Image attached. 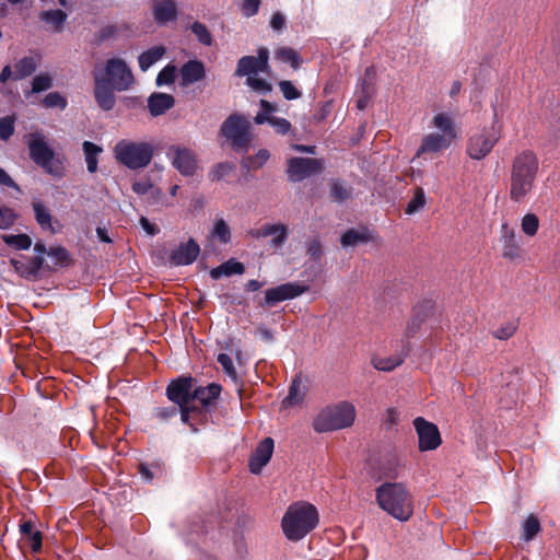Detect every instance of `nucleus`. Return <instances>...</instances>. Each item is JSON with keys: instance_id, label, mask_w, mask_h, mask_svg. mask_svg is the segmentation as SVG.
<instances>
[{"instance_id": "1", "label": "nucleus", "mask_w": 560, "mask_h": 560, "mask_svg": "<svg viewBox=\"0 0 560 560\" xmlns=\"http://www.w3.org/2000/svg\"><path fill=\"white\" fill-rule=\"evenodd\" d=\"M539 172L537 154L532 150L518 152L512 160L510 168V199L516 203L527 202L535 188Z\"/></svg>"}, {"instance_id": "2", "label": "nucleus", "mask_w": 560, "mask_h": 560, "mask_svg": "<svg viewBox=\"0 0 560 560\" xmlns=\"http://www.w3.org/2000/svg\"><path fill=\"white\" fill-rule=\"evenodd\" d=\"M433 131L425 133L421 143L417 150L416 156L421 158L423 155H435L444 150L451 148V145L458 138V129L455 124V117L452 113L440 112L436 113L429 125Z\"/></svg>"}, {"instance_id": "3", "label": "nucleus", "mask_w": 560, "mask_h": 560, "mask_svg": "<svg viewBox=\"0 0 560 560\" xmlns=\"http://www.w3.org/2000/svg\"><path fill=\"white\" fill-rule=\"evenodd\" d=\"M378 508L400 522L408 521L413 513V499L401 482H384L375 489Z\"/></svg>"}, {"instance_id": "4", "label": "nucleus", "mask_w": 560, "mask_h": 560, "mask_svg": "<svg viewBox=\"0 0 560 560\" xmlns=\"http://www.w3.org/2000/svg\"><path fill=\"white\" fill-rule=\"evenodd\" d=\"M318 522L317 509L306 501H298L288 506L281 521V527L289 540L299 541L310 534L318 525Z\"/></svg>"}, {"instance_id": "5", "label": "nucleus", "mask_w": 560, "mask_h": 560, "mask_svg": "<svg viewBox=\"0 0 560 560\" xmlns=\"http://www.w3.org/2000/svg\"><path fill=\"white\" fill-rule=\"evenodd\" d=\"M357 410L352 402L342 400L320 409L313 419V429L317 433L331 432L353 424Z\"/></svg>"}, {"instance_id": "6", "label": "nucleus", "mask_w": 560, "mask_h": 560, "mask_svg": "<svg viewBox=\"0 0 560 560\" xmlns=\"http://www.w3.org/2000/svg\"><path fill=\"white\" fill-rule=\"evenodd\" d=\"M30 156L34 163L40 166L46 173L61 177L65 173L62 161L55 155L54 150L48 145L46 137L40 131L27 136Z\"/></svg>"}, {"instance_id": "7", "label": "nucleus", "mask_w": 560, "mask_h": 560, "mask_svg": "<svg viewBox=\"0 0 560 560\" xmlns=\"http://www.w3.org/2000/svg\"><path fill=\"white\" fill-rule=\"evenodd\" d=\"M501 138V127L495 120L489 126L472 129L467 138L466 153L471 160L480 161L488 156Z\"/></svg>"}, {"instance_id": "8", "label": "nucleus", "mask_w": 560, "mask_h": 560, "mask_svg": "<svg viewBox=\"0 0 560 560\" xmlns=\"http://www.w3.org/2000/svg\"><path fill=\"white\" fill-rule=\"evenodd\" d=\"M115 159L122 165L138 170L150 164L153 156V147L147 142L120 140L114 148Z\"/></svg>"}, {"instance_id": "9", "label": "nucleus", "mask_w": 560, "mask_h": 560, "mask_svg": "<svg viewBox=\"0 0 560 560\" xmlns=\"http://www.w3.org/2000/svg\"><path fill=\"white\" fill-rule=\"evenodd\" d=\"M194 389L192 377H178L166 389L168 399L178 405L182 421L185 423L189 421V404L195 400Z\"/></svg>"}, {"instance_id": "10", "label": "nucleus", "mask_w": 560, "mask_h": 560, "mask_svg": "<svg viewBox=\"0 0 560 560\" xmlns=\"http://www.w3.org/2000/svg\"><path fill=\"white\" fill-rule=\"evenodd\" d=\"M250 122L241 115L230 116L221 127V133L235 149H245L252 140Z\"/></svg>"}, {"instance_id": "11", "label": "nucleus", "mask_w": 560, "mask_h": 560, "mask_svg": "<svg viewBox=\"0 0 560 560\" xmlns=\"http://www.w3.org/2000/svg\"><path fill=\"white\" fill-rule=\"evenodd\" d=\"M105 81L116 91H126L133 84V75L127 63L118 58L109 59L106 62L105 71L102 73Z\"/></svg>"}, {"instance_id": "12", "label": "nucleus", "mask_w": 560, "mask_h": 560, "mask_svg": "<svg viewBox=\"0 0 560 560\" xmlns=\"http://www.w3.org/2000/svg\"><path fill=\"white\" fill-rule=\"evenodd\" d=\"M167 158L173 167H175L183 176H192L198 168L197 154L188 147L182 144L170 147Z\"/></svg>"}, {"instance_id": "13", "label": "nucleus", "mask_w": 560, "mask_h": 560, "mask_svg": "<svg viewBox=\"0 0 560 560\" xmlns=\"http://www.w3.org/2000/svg\"><path fill=\"white\" fill-rule=\"evenodd\" d=\"M413 427L418 435L419 450L421 452L434 451L442 444V438L436 424L417 417Z\"/></svg>"}, {"instance_id": "14", "label": "nucleus", "mask_w": 560, "mask_h": 560, "mask_svg": "<svg viewBox=\"0 0 560 560\" xmlns=\"http://www.w3.org/2000/svg\"><path fill=\"white\" fill-rule=\"evenodd\" d=\"M269 51L267 48H259L257 56H245L238 60L236 75L250 77L259 72H268Z\"/></svg>"}, {"instance_id": "15", "label": "nucleus", "mask_w": 560, "mask_h": 560, "mask_svg": "<svg viewBox=\"0 0 560 560\" xmlns=\"http://www.w3.org/2000/svg\"><path fill=\"white\" fill-rule=\"evenodd\" d=\"M308 290V287L300 282H289L276 288L268 289L265 292V303L275 305L279 302L292 300L300 296Z\"/></svg>"}, {"instance_id": "16", "label": "nucleus", "mask_w": 560, "mask_h": 560, "mask_svg": "<svg viewBox=\"0 0 560 560\" xmlns=\"http://www.w3.org/2000/svg\"><path fill=\"white\" fill-rule=\"evenodd\" d=\"M323 165L316 159L293 158L288 162V175L292 182H300L307 176L317 174Z\"/></svg>"}, {"instance_id": "17", "label": "nucleus", "mask_w": 560, "mask_h": 560, "mask_svg": "<svg viewBox=\"0 0 560 560\" xmlns=\"http://www.w3.org/2000/svg\"><path fill=\"white\" fill-rule=\"evenodd\" d=\"M277 107L266 100L260 101V112L254 118L257 125L268 122L273 127L275 131L280 135H285L291 129V124L285 118H279L273 116Z\"/></svg>"}, {"instance_id": "18", "label": "nucleus", "mask_w": 560, "mask_h": 560, "mask_svg": "<svg viewBox=\"0 0 560 560\" xmlns=\"http://www.w3.org/2000/svg\"><path fill=\"white\" fill-rule=\"evenodd\" d=\"M500 243L502 256L506 259H516L521 256V246L514 228L509 222L500 226Z\"/></svg>"}, {"instance_id": "19", "label": "nucleus", "mask_w": 560, "mask_h": 560, "mask_svg": "<svg viewBox=\"0 0 560 560\" xmlns=\"http://www.w3.org/2000/svg\"><path fill=\"white\" fill-rule=\"evenodd\" d=\"M275 443L271 438L264 439L256 447L249 459V469L253 474H259L269 463L273 453Z\"/></svg>"}, {"instance_id": "20", "label": "nucleus", "mask_w": 560, "mask_h": 560, "mask_svg": "<svg viewBox=\"0 0 560 560\" xmlns=\"http://www.w3.org/2000/svg\"><path fill=\"white\" fill-rule=\"evenodd\" d=\"M95 90L94 96L98 106L104 110H110L115 106L116 100L113 88H109L102 72H94Z\"/></svg>"}, {"instance_id": "21", "label": "nucleus", "mask_w": 560, "mask_h": 560, "mask_svg": "<svg viewBox=\"0 0 560 560\" xmlns=\"http://www.w3.org/2000/svg\"><path fill=\"white\" fill-rule=\"evenodd\" d=\"M199 253V245L194 240H189L172 253L171 260L176 266L190 265L197 259Z\"/></svg>"}, {"instance_id": "22", "label": "nucleus", "mask_w": 560, "mask_h": 560, "mask_svg": "<svg viewBox=\"0 0 560 560\" xmlns=\"http://www.w3.org/2000/svg\"><path fill=\"white\" fill-rule=\"evenodd\" d=\"M180 84L187 86L205 78L206 71L201 61L189 60L179 70Z\"/></svg>"}, {"instance_id": "23", "label": "nucleus", "mask_w": 560, "mask_h": 560, "mask_svg": "<svg viewBox=\"0 0 560 560\" xmlns=\"http://www.w3.org/2000/svg\"><path fill=\"white\" fill-rule=\"evenodd\" d=\"M252 235L259 238V237H267L272 236L271 238V245L275 247L281 246L288 235V230L284 224L278 223V224H266L262 228L253 231Z\"/></svg>"}, {"instance_id": "24", "label": "nucleus", "mask_w": 560, "mask_h": 560, "mask_svg": "<svg viewBox=\"0 0 560 560\" xmlns=\"http://www.w3.org/2000/svg\"><path fill=\"white\" fill-rule=\"evenodd\" d=\"M176 3L173 0H155L153 2V16L158 24H166L175 20Z\"/></svg>"}, {"instance_id": "25", "label": "nucleus", "mask_w": 560, "mask_h": 560, "mask_svg": "<svg viewBox=\"0 0 560 560\" xmlns=\"http://www.w3.org/2000/svg\"><path fill=\"white\" fill-rule=\"evenodd\" d=\"M306 394V386L302 376H295L289 388L288 396L282 401V407L290 408L302 404Z\"/></svg>"}, {"instance_id": "26", "label": "nucleus", "mask_w": 560, "mask_h": 560, "mask_svg": "<svg viewBox=\"0 0 560 560\" xmlns=\"http://www.w3.org/2000/svg\"><path fill=\"white\" fill-rule=\"evenodd\" d=\"M175 100L171 94L153 93L148 100L150 114L154 117L164 114L174 106Z\"/></svg>"}, {"instance_id": "27", "label": "nucleus", "mask_w": 560, "mask_h": 560, "mask_svg": "<svg viewBox=\"0 0 560 560\" xmlns=\"http://www.w3.org/2000/svg\"><path fill=\"white\" fill-rule=\"evenodd\" d=\"M433 304L431 302H423L418 304L413 310V317L406 328V336L412 337L420 328L421 324L432 313Z\"/></svg>"}, {"instance_id": "28", "label": "nucleus", "mask_w": 560, "mask_h": 560, "mask_svg": "<svg viewBox=\"0 0 560 560\" xmlns=\"http://www.w3.org/2000/svg\"><path fill=\"white\" fill-rule=\"evenodd\" d=\"M406 355L407 353L402 351L389 357H374L372 365L378 371L390 372L402 364Z\"/></svg>"}, {"instance_id": "29", "label": "nucleus", "mask_w": 560, "mask_h": 560, "mask_svg": "<svg viewBox=\"0 0 560 560\" xmlns=\"http://www.w3.org/2000/svg\"><path fill=\"white\" fill-rule=\"evenodd\" d=\"M39 19L48 24L52 32L59 33L67 20V14L61 10H48L43 11Z\"/></svg>"}, {"instance_id": "30", "label": "nucleus", "mask_w": 560, "mask_h": 560, "mask_svg": "<svg viewBox=\"0 0 560 560\" xmlns=\"http://www.w3.org/2000/svg\"><path fill=\"white\" fill-rule=\"evenodd\" d=\"M245 268L243 264L235 261L233 259L228 260L226 262L220 265L217 268H213L210 271V276L212 279H220L221 277H229L232 275H242Z\"/></svg>"}, {"instance_id": "31", "label": "nucleus", "mask_w": 560, "mask_h": 560, "mask_svg": "<svg viewBox=\"0 0 560 560\" xmlns=\"http://www.w3.org/2000/svg\"><path fill=\"white\" fill-rule=\"evenodd\" d=\"M43 256H35L26 262L14 261L15 269L25 277H36L44 265Z\"/></svg>"}, {"instance_id": "32", "label": "nucleus", "mask_w": 560, "mask_h": 560, "mask_svg": "<svg viewBox=\"0 0 560 560\" xmlns=\"http://www.w3.org/2000/svg\"><path fill=\"white\" fill-rule=\"evenodd\" d=\"M165 49L162 46L152 47L139 56V67L142 71H147L151 66L158 62L163 55Z\"/></svg>"}, {"instance_id": "33", "label": "nucleus", "mask_w": 560, "mask_h": 560, "mask_svg": "<svg viewBox=\"0 0 560 560\" xmlns=\"http://www.w3.org/2000/svg\"><path fill=\"white\" fill-rule=\"evenodd\" d=\"M370 240V234L366 229H351L348 230L341 236V245L343 247L355 246L361 243H365Z\"/></svg>"}, {"instance_id": "34", "label": "nucleus", "mask_w": 560, "mask_h": 560, "mask_svg": "<svg viewBox=\"0 0 560 560\" xmlns=\"http://www.w3.org/2000/svg\"><path fill=\"white\" fill-rule=\"evenodd\" d=\"M221 393V386L218 384H209L206 387H197L194 389V397L203 406L214 400Z\"/></svg>"}, {"instance_id": "35", "label": "nucleus", "mask_w": 560, "mask_h": 560, "mask_svg": "<svg viewBox=\"0 0 560 560\" xmlns=\"http://www.w3.org/2000/svg\"><path fill=\"white\" fill-rule=\"evenodd\" d=\"M82 147L88 171L95 173L98 164L97 155L102 152V148L90 141H84Z\"/></svg>"}, {"instance_id": "36", "label": "nucleus", "mask_w": 560, "mask_h": 560, "mask_svg": "<svg viewBox=\"0 0 560 560\" xmlns=\"http://www.w3.org/2000/svg\"><path fill=\"white\" fill-rule=\"evenodd\" d=\"M33 210L35 213V218L37 223L44 229L54 232V228L51 224V214L48 208L42 201H34L32 203Z\"/></svg>"}, {"instance_id": "37", "label": "nucleus", "mask_w": 560, "mask_h": 560, "mask_svg": "<svg viewBox=\"0 0 560 560\" xmlns=\"http://www.w3.org/2000/svg\"><path fill=\"white\" fill-rule=\"evenodd\" d=\"M14 80H21L31 75L36 69L35 59L32 57H24L19 60L14 66Z\"/></svg>"}, {"instance_id": "38", "label": "nucleus", "mask_w": 560, "mask_h": 560, "mask_svg": "<svg viewBox=\"0 0 560 560\" xmlns=\"http://www.w3.org/2000/svg\"><path fill=\"white\" fill-rule=\"evenodd\" d=\"M539 224V218L533 212L524 214L521 219V230L528 237H534L537 234Z\"/></svg>"}, {"instance_id": "39", "label": "nucleus", "mask_w": 560, "mask_h": 560, "mask_svg": "<svg viewBox=\"0 0 560 560\" xmlns=\"http://www.w3.org/2000/svg\"><path fill=\"white\" fill-rule=\"evenodd\" d=\"M276 58L282 62L290 63L294 69L299 68L301 59L298 52L290 47H282L276 51Z\"/></svg>"}, {"instance_id": "40", "label": "nucleus", "mask_w": 560, "mask_h": 560, "mask_svg": "<svg viewBox=\"0 0 560 560\" xmlns=\"http://www.w3.org/2000/svg\"><path fill=\"white\" fill-rule=\"evenodd\" d=\"M211 236L221 243H228L231 237L230 228L223 219H217L211 231Z\"/></svg>"}, {"instance_id": "41", "label": "nucleus", "mask_w": 560, "mask_h": 560, "mask_svg": "<svg viewBox=\"0 0 560 560\" xmlns=\"http://www.w3.org/2000/svg\"><path fill=\"white\" fill-rule=\"evenodd\" d=\"M540 530V524L537 517L529 515L523 524V539L526 541L532 540Z\"/></svg>"}, {"instance_id": "42", "label": "nucleus", "mask_w": 560, "mask_h": 560, "mask_svg": "<svg viewBox=\"0 0 560 560\" xmlns=\"http://www.w3.org/2000/svg\"><path fill=\"white\" fill-rule=\"evenodd\" d=\"M52 86V78L48 73H39L32 81V93H39Z\"/></svg>"}, {"instance_id": "43", "label": "nucleus", "mask_w": 560, "mask_h": 560, "mask_svg": "<svg viewBox=\"0 0 560 560\" xmlns=\"http://www.w3.org/2000/svg\"><path fill=\"white\" fill-rule=\"evenodd\" d=\"M177 74V69L174 65L165 66L156 77V85H168L174 82Z\"/></svg>"}, {"instance_id": "44", "label": "nucleus", "mask_w": 560, "mask_h": 560, "mask_svg": "<svg viewBox=\"0 0 560 560\" xmlns=\"http://www.w3.org/2000/svg\"><path fill=\"white\" fill-rule=\"evenodd\" d=\"M43 104L47 108L58 107L60 109H65L67 106V100L60 93L51 92L44 97Z\"/></svg>"}, {"instance_id": "45", "label": "nucleus", "mask_w": 560, "mask_h": 560, "mask_svg": "<svg viewBox=\"0 0 560 560\" xmlns=\"http://www.w3.org/2000/svg\"><path fill=\"white\" fill-rule=\"evenodd\" d=\"M269 159V152L267 150H259L258 153L253 156L248 158L244 161V166L248 170H256L261 167Z\"/></svg>"}, {"instance_id": "46", "label": "nucleus", "mask_w": 560, "mask_h": 560, "mask_svg": "<svg viewBox=\"0 0 560 560\" xmlns=\"http://www.w3.org/2000/svg\"><path fill=\"white\" fill-rule=\"evenodd\" d=\"M14 116L0 118V139L7 141L14 132Z\"/></svg>"}, {"instance_id": "47", "label": "nucleus", "mask_w": 560, "mask_h": 560, "mask_svg": "<svg viewBox=\"0 0 560 560\" xmlns=\"http://www.w3.org/2000/svg\"><path fill=\"white\" fill-rule=\"evenodd\" d=\"M191 31L197 36L198 40L201 44H203L206 46L211 45V43H212L211 34L203 24H201L199 22H195L191 26Z\"/></svg>"}, {"instance_id": "48", "label": "nucleus", "mask_w": 560, "mask_h": 560, "mask_svg": "<svg viewBox=\"0 0 560 560\" xmlns=\"http://www.w3.org/2000/svg\"><path fill=\"white\" fill-rule=\"evenodd\" d=\"M5 242L18 249H28L32 245V240L26 234L10 235L5 237Z\"/></svg>"}, {"instance_id": "49", "label": "nucleus", "mask_w": 560, "mask_h": 560, "mask_svg": "<svg viewBox=\"0 0 560 560\" xmlns=\"http://www.w3.org/2000/svg\"><path fill=\"white\" fill-rule=\"evenodd\" d=\"M218 362L221 364L224 373L233 381L237 380V373L233 365V361L226 353H220L218 355Z\"/></svg>"}, {"instance_id": "50", "label": "nucleus", "mask_w": 560, "mask_h": 560, "mask_svg": "<svg viewBox=\"0 0 560 560\" xmlns=\"http://www.w3.org/2000/svg\"><path fill=\"white\" fill-rule=\"evenodd\" d=\"M246 83L249 88L259 93H268L271 91V85L266 80L255 77V74L247 77Z\"/></svg>"}, {"instance_id": "51", "label": "nucleus", "mask_w": 560, "mask_h": 560, "mask_svg": "<svg viewBox=\"0 0 560 560\" xmlns=\"http://www.w3.org/2000/svg\"><path fill=\"white\" fill-rule=\"evenodd\" d=\"M425 203L424 192L422 189H418L406 208V213L412 214L423 208Z\"/></svg>"}, {"instance_id": "52", "label": "nucleus", "mask_w": 560, "mask_h": 560, "mask_svg": "<svg viewBox=\"0 0 560 560\" xmlns=\"http://www.w3.org/2000/svg\"><path fill=\"white\" fill-rule=\"evenodd\" d=\"M16 214L12 209L0 207V229L7 230L13 225Z\"/></svg>"}, {"instance_id": "53", "label": "nucleus", "mask_w": 560, "mask_h": 560, "mask_svg": "<svg viewBox=\"0 0 560 560\" xmlns=\"http://www.w3.org/2000/svg\"><path fill=\"white\" fill-rule=\"evenodd\" d=\"M279 88L284 98L291 101L296 100L301 96V92L292 84L291 81H281Z\"/></svg>"}, {"instance_id": "54", "label": "nucleus", "mask_w": 560, "mask_h": 560, "mask_svg": "<svg viewBox=\"0 0 560 560\" xmlns=\"http://www.w3.org/2000/svg\"><path fill=\"white\" fill-rule=\"evenodd\" d=\"M47 255L55 260V264L63 265L69 259L68 250L61 246L51 247Z\"/></svg>"}, {"instance_id": "55", "label": "nucleus", "mask_w": 560, "mask_h": 560, "mask_svg": "<svg viewBox=\"0 0 560 560\" xmlns=\"http://www.w3.org/2000/svg\"><path fill=\"white\" fill-rule=\"evenodd\" d=\"M515 330H516L515 325L512 324V323H509V324H505V325L497 328L493 331V336L497 339L506 340V339H509L510 337H512L514 335Z\"/></svg>"}, {"instance_id": "56", "label": "nucleus", "mask_w": 560, "mask_h": 560, "mask_svg": "<svg viewBox=\"0 0 560 560\" xmlns=\"http://www.w3.org/2000/svg\"><path fill=\"white\" fill-rule=\"evenodd\" d=\"M260 7V0H243L242 13L246 18L254 16L258 13Z\"/></svg>"}, {"instance_id": "57", "label": "nucleus", "mask_w": 560, "mask_h": 560, "mask_svg": "<svg viewBox=\"0 0 560 560\" xmlns=\"http://www.w3.org/2000/svg\"><path fill=\"white\" fill-rule=\"evenodd\" d=\"M330 194L332 198L337 201H342L348 198L349 191L347 188L340 183H332L330 187Z\"/></svg>"}, {"instance_id": "58", "label": "nucleus", "mask_w": 560, "mask_h": 560, "mask_svg": "<svg viewBox=\"0 0 560 560\" xmlns=\"http://www.w3.org/2000/svg\"><path fill=\"white\" fill-rule=\"evenodd\" d=\"M153 188L150 179H141L132 184V190L137 195H145Z\"/></svg>"}, {"instance_id": "59", "label": "nucleus", "mask_w": 560, "mask_h": 560, "mask_svg": "<svg viewBox=\"0 0 560 560\" xmlns=\"http://www.w3.org/2000/svg\"><path fill=\"white\" fill-rule=\"evenodd\" d=\"M232 170V165L228 163L219 164L211 173L212 180H219Z\"/></svg>"}, {"instance_id": "60", "label": "nucleus", "mask_w": 560, "mask_h": 560, "mask_svg": "<svg viewBox=\"0 0 560 560\" xmlns=\"http://www.w3.org/2000/svg\"><path fill=\"white\" fill-rule=\"evenodd\" d=\"M270 26L275 31H281L285 26V18L280 12L272 14L270 20Z\"/></svg>"}, {"instance_id": "61", "label": "nucleus", "mask_w": 560, "mask_h": 560, "mask_svg": "<svg viewBox=\"0 0 560 560\" xmlns=\"http://www.w3.org/2000/svg\"><path fill=\"white\" fill-rule=\"evenodd\" d=\"M400 412L396 408H388L385 412V422L388 425H395L399 422Z\"/></svg>"}, {"instance_id": "62", "label": "nucleus", "mask_w": 560, "mask_h": 560, "mask_svg": "<svg viewBox=\"0 0 560 560\" xmlns=\"http://www.w3.org/2000/svg\"><path fill=\"white\" fill-rule=\"evenodd\" d=\"M31 547L34 552H38L42 549V533L35 530L28 536Z\"/></svg>"}, {"instance_id": "63", "label": "nucleus", "mask_w": 560, "mask_h": 560, "mask_svg": "<svg viewBox=\"0 0 560 560\" xmlns=\"http://www.w3.org/2000/svg\"><path fill=\"white\" fill-rule=\"evenodd\" d=\"M176 413H177V408H175V407H161V408L156 409V416L162 420L172 418V417L176 416Z\"/></svg>"}, {"instance_id": "64", "label": "nucleus", "mask_w": 560, "mask_h": 560, "mask_svg": "<svg viewBox=\"0 0 560 560\" xmlns=\"http://www.w3.org/2000/svg\"><path fill=\"white\" fill-rule=\"evenodd\" d=\"M140 224L148 235H155L159 233V228L144 217H141Z\"/></svg>"}]
</instances>
